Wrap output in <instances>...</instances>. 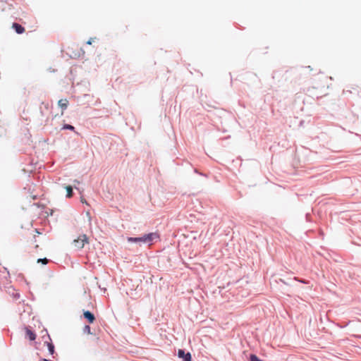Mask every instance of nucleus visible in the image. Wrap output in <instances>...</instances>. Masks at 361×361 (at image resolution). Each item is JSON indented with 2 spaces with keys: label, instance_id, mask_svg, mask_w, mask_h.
<instances>
[{
  "label": "nucleus",
  "instance_id": "nucleus-1",
  "mask_svg": "<svg viewBox=\"0 0 361 361\" xmlns=\"http://www.w3.org/2000/svg\"><path fill=\"white\" fill-rule=\"evenodd\" d=\"M89 243L88 237L85 235H80L77 239H75L73 242L74 247L76 249L80 250L84 247L85 244Z\"/></svg>",
  "mask_w": 361,
  "mask_h": 361
},
{
  "label": "nucleus",
  "instance_id": "nucleus-2",
  "mask_svg": "<svg viewBox=\"0 0 361 361\" xmlns=\"http://www.w3.org/2000/svg\"><path fill=\"white\" fill-rule=\"evenodd\" d=\"M159 238V235L158 233H150L148 234H146L143 236L144 243H150L152 241L154 240H157Z\"/></svg>",
  "mask_w": 361,
  "mask_h": 361
},
{
  "label": "nucleus",
  "instance_id": "nucleus-3",
  "mask_svg": "<svg viewBox=\"0 0 361 361\" xmlns=\"http://www.w3.org/2000/svg\"><path fill=\"white\" fill-rule=\"evenodd\" d=\"M178 357L183 358L184 361H191V355L190 353H185L183 350H178Z\"/></svg>",
  "mask_w": 361,
  "mask_h": 361
},
{
  "label": "nucleus",
  "instance_id": "nucleus-4",
  "mask_svg": "<svg viewBox=\"0 0 361 361\" xmlns=\"http://www.w3.org/2000/svg\"><path fill=\"white\" fill-rule=\"evenodd\" d=\"M84 317L88 320L90 323H93L95 320L94 314L90 311H85L83 313Z\"/></svg>",
  "mask_w": 361,
  "mask_h": 361
},
{
  "label": "nucleus",
  "instance_id": "nucleus-5",
  "mask_svg": "<svg viewBox=\"0 0 361 361\" xmlns=\"http://www.w3.org/2000/svg\"><path fill=\"white\" fill-rule=\"evenodd\" d=\"M12 27L18 34H22L25 32V28L17 23H13L12 25Z\"/></svg>",
  "mask_w": 361,
  "mask_h": 361
},
{
  "label": "nucleus",
  "instance_id": "nucleus-6",
  "mask_svg": "<svg viewBox=\"0 0 361 361\" xmlns=\"http://www.w3.org/2000/svg\"><path fill=\"white\" fill-rule=\"evenodd\" d=\"M58 104L62 109L61 114H63V111L68 107V101L66 99H60L58 102Z\"/></svg>",
  "mask_w": 361,
  "mask_h": 361
},
{
  "label": "nucleus",
  "instance_id": "nucleus-7",
  "mask_svg": "<svg viewBox=\"0 0 361 361\" xmlns=\"http://www.w3.org/2000/svg\"><path fill=\"white\" fill-rule=\"evenodd\" d=\"M26 335L30 341H34L36 338V334L28 329H26Z\"/></svg>",
  "mask_w": 361,
  "mask_h": 361
},
{
  "label": "nucleus",
  "instance_id": "nucleus-8",
  "mask_svg": "<svg viewBox=\"0 0 361 361\" xmlns=\"http://www.w3.org/2000/svg\"><path fill=\"white\" fill-rule=\"evenodd\" d=\"M128 240L129 242H132V243H138V242L144 243L143 236L140 237V238H128Z\"/></svg>",
  "mask_w": 361,
  "mask_h": 361
},
{
  "label": "nucleus",
  "instance_id": "nucleus-9",
  "mask_svg": "<svg viewBox=\"0 0 361 361\" xmlns=\"http://www.w3.org/2000/svg\"><path fill=\"white\" fill-rule=\"evenodd\" d=\"M47 343V348H48V350L50 353L51 355H54V345L52 343Z\"/></svg>",
  "mask_w": 361,
  "mask_h": 361
},
{
  "label": "nucleus",
  "instance_id": "nucleus-10",
  "mask_svg": "<svg viewBox=\"0 0 361 361\" xmlns=\"http://www.w3.org/2000/svg\"><path fill=\"white\" fill-rule=\"evenodd\" d=\"M66 190L67 191V197H71L73 195V188L71 185H67L66 187Z\"/></svg>",
  "mask_w": 361,
  "mask_h": 361
},
{
  "label": "nucleus",
  "instance_id": "nucleus-11",
  "mask_svg": "<svg viewBox=\"0 0 361 361\" xmlns=\"http://www.w3.org/2000/svg\"><path fill=\"white\" fill-rule=\"evenodd\" d=\"M250 361H263L254 354L250 355Z\"/></svg>",
  "mask_w": 361,
  "mask_h": 361
},
{
  "label": "nucleus",
  "instance_id": "nucleus-12",
  "mask_svg": "<svg viewBox=\"0 0 361 361\" xmlns=\"http://www.w3.org/2000/svg\"><path fill=\"white\" fill-rule=\"evenodd\" d=\"M48 262H49V260L47 258L39 259L37 260L38 263L42 262L43 264H47L48 263Z\"/></svg>",
  "mask_w": 361,
  "mask_h": 361
},
{
  "label": "nucleus",
  "instance_id": "nucleus-13",
  "mask_svg": "<svg viewBox=\"0 0 361 361\" xmlns=\"http://www.w3.org/2000/svg\"><path fill=\"white\" fill-rule=\"evenodd\" d=\"M63 129H68V130H74V127L71 125H68V124H66L63 128Z\"/></svg>",
  "mask_w": 361,
  "mask_h": 361
},
{
  "label": "nucleus",
  "instance_id": "nucleus-14",
  "mask_svg": "<svg viewBox=\"0 0 361 361\" xmlns=\"http://www.w3.org/2000/svg\"><path fill=\"white\" fill-rule=\"evenodd\" d=\"M85 331L87 332L88 334H91L92 332H91V329H90V326H85V329H84Z\"/></svg>",
  "mask_w": 361,
  "mask_h": 361
},
{
  "label": "nucleus",
  "instance_id": "nucleus-15",
  "mask_svg": "<svg viewBox=\"0 0 361 361\" xmlns=\"http://www.w3.org/2000/svg\"><path fill=\"white\" fill-rule=\"evenodd\" d=\"M87 44H92L91 40L87 41Z\"/></svg>",
  "mask_w": 361,
  "mask_h": 361
}]
</instances>
